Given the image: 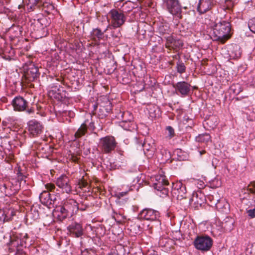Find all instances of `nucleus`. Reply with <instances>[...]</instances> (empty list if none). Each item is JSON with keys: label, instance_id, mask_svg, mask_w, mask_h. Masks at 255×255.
<instances>
[{"label": "nucleus", "instance_id": "obj_1", "mask_svg": "<svg viewBox=\"0 0 255 255\" xmlns=\"http://www.w3.org/2000/svg\"><path fill=\"white\" fill-rule=\"evenodd\" d=\"M28 237L26 233H12L4 237L6 249L14 255H25L23 249L26 247Z\"/></svg>", "mask_w": 255, "mask_h": 255}, {"label": "nucleus", "instance_id": "obj_2", "mask_svg": "<svg viewBox=\"0 0 255 255\" xmlns=\"http://www.w3.org/2000/svg\"><path fill=\"white\" fill-rule=\"evenodd\" d=\"M79 210L78 203L72 198L64 201L62 205L57 206L54 210L53 216L62 221L67 218L76 215Z\"/></svg>", "mask_w": 255, "mask_h": 255}, {"label": "nucleus", "instance_id": "obj_3", "mask_svg": "<svg viewBox=\"0 0 255 255\" xmlns=\"http://www.w3.org/2000/svg\"><path fill=\"white\" fill-rule=\"evenodd\" d=\"M231 24L227 21H222L217 23L213 26L212 38L214 40L224 43L231 36Z\"/></svg>", "mask_w": 255, "mask_h": 255}, {"label": "nucleus", "instance_id": "obj_4", "mask_svg": "<svg viewBox=\"0 0 255 255\" xmlns=\"http://www.w3.org/2000/svg\"><path fill=\"white\" fill-rule=\"evenodd\" d=\"M109 17L111 20V25L114 28L122 26L127 20V16L121 9L113 8L109 12Z\"/></svg>", "mask_w": 255, "mask_h": 255}, {"label": "nucleus", "instance_id": "obj_5", "mask_svg": "<svg viewBox=\"0 0 255 255\" xmlns=\"http://www.w3.org/2000/svg\"><path fill=\"white\" fill-rule=\"evenodd\" d=\"M195 248L201 251H209L213 245V240L208 236H198L194 241Z\"/></svg>", "mask_w": 255, "mask_h": 255}, {"label": "nucleus", "instance_id": "obj_6", "mask_svg": "<svg viewBox=\"0 0 255 255\" xmlns=\"http://www.w3.org/2000/svg\"><path fill=\"white\" fill-rule=\"evenodd\" d=\"M163 4L170 14L181 18L182 8L178 0H163Z\"/></svg>", "mask_w": 255, "mask_h": 255}, {"label": "nucleus", "instance_id": "obj_7", "mask_svg": "<svg viewBox=\"0 0 255 255\" xmlns=\"http://www.w3.org/2000/svg\"><path fill=\"white\" fill-rule=\"evenodd\" d=\"M45 188L47 191H43L39 195V199L41 202L46 205L54 204L56 200V197H54L49 191H52L55 188L54 184L47 183L45 185Z\"/></svg>", "mask_w": 255, "mask_h": 255}, {"label": "nucleus", "instance_id": "obj_8", "mask_svg": "<svg viewBox=\"0 0 255 255\" xmlns=\"http://www.w3.org/2000/svg\"><path fill=\"white\" fill-rule=\"evenodd\" d=\"M17 175L19 186H17L16 185L15 187H11L9 189L11 191H9L5 184H0V190L1 192L4 193L6 195H10L18 190L19 188L21 187H23L26 184V176H24L19 170L17 173Z\"/></svg>", "mask_w": 255, "mask_h": 255}, {"label": "nucleus", "instance_id": "obj_9", "mask_svg": "<svg viewBox=\"0 0 255 255\" xmlns=\"http://www.w3.org/2000/svg\"><path fill=\"white\" fill-rule=\"evenodd\" d=\"M56 185L63 193L70 194L72 192V186L69 178L65 175H61L57 178L56 181Z\"/></svg>", "mask_w": 255, "mask_h": 255}, {"label": "nucleus", "instance_id": "obj_10", "mask_svg": "<svg viewBox=\"0 0 255 255\" xmlns=\"http://www.w3.org/2000/svg\"><path fill=\"white\" fill-rule=\"evenodd\" d=\"M101 144L102 150L105 153H108L114 150L117 142L113 136H106L101 139Z\"/></svg>", "mask_w": 255, "mask_h": 255}, {"label": "nucleus", "instance_id": "obj_11", "mask_svg": "<svg viewBox=\"0 0 255 255\" xmlns=\"http://www.w3.org/2000/svg\"><path fill=\"white\" fill-rule=\"evenodd\" d=\"M186 189L185 186L180 181L173 183L172 194L178 200H181L185 197Z\"/></svg>", "mask_w": 255, "mask_h": 255}, {"label": "nucleus", "instance_id": "obj_12", "mask_svg": "<svg viewBox=\"0 0 255 255\" xmlns=\"http://www.w3.org/2000/svg\"><path fill=\"white\" fill-rule=\"evenodd\" d=\"M118 118L122 120L120 126L125 130H130L132 125V116L128 112L120 113Z\"/></svg>", "mask_w": 255, "mask_h": 255}, {"label": "nucleus", "instance_id": "obj_13", "mask_svg": "<svg viewBox=\"0 0 255 255\" xmlns=\"http://www.w3.org/2000/svg\"><path fill=\"white\" fill-rule=\"evenodd\" d=\"M15 214V210L10 205L6 206L2 209L0 208V224L10 220Z\"/></svg>", "mask_w": 255, "mask_h": 255}, {"label": "nucleus", "instance_id": "obj_14", "mask_svg": "<svg viewBox=\"0 0 255 255\" xmlns=\"http://www.w3.org/2000/svg\"><path fill=\"white\" fill-rule=\"evenodd\" d=\"M139 218L147 221H153L156 220L159 217V213L151 209H143L138 214Z\"/></svg>", "mask_w": 255, "mask_h": 255}, {"label": "nucleus", "instance_id": "obj_15", "mask_svg": "<svg viewBox=\"0 0 255 255\" xmlns=\"http://www.w3.org/2000/svg\"><path fill=\"white\" fill-rule=\"evenodd\" d=\"M29 134L33 137L37 136L43 131V126L39 122L35 120L30 121L28 123Z\"/></svg>", "mask_w": 255, "mask_h": 255}, {"label": "nucleus", "instance_id": "obj_16", "mask_svg": "<svg viewBox=\"0 0 255 255\" xmlns=\"http://www.w3.org/2000/svg\"><path fill=\"white\" fill-rule=\"evenodd\" d=\"M173 87L176 93L182 97L187 96L190 91L191 85L185 81L178 82Z\"/></svg>", "mask_w": 255, "mask_h": 255}, {"label": "nucleus", "instance_id": "obj_17", "mask_svg": "<svg viewBox=\"0 0 255 255\" xmlns=\"http://www.w3.org/2000/svg\"><path fill=\"white\" fill-rule=\"evenodd\" d=\"M11 104L14 110L18 112L24 111L27 105V101L20 96L15 97Z\"/></svg>", "mask_w": 255, "mask_h": 255}, {"label": "nucleus", "instance_id": "obj_18", "mask_svg": "<svg viewBox=\"0 0 255 255\" xmlns=\"http://www.w3.org/2000/svg\"><path fill=\"white\" fill-rule=\"evenodd\" d=\"M64 92V90L62 87L58 88L57 86H55L48 91V96L52 99L61 101L65 97V94L63 93Z\"/></svg>", "mask_w": 255, "mask_h": 255}, {"label": "nucleus", "instance_id": "obj_19", "mask_svg": "<svg viewBox=\"0 0 255 255\" xmlns=\"http://www.w3.org/2000/svg\"><path fill=\"white\" fill-rule=\"evenodd\" d=\"M67 229L73 236L76 238L80 237L83 234L81 225L76 222L72 223L68 227Z\"/></svg>", "mask_w": 255, "mask_h": 255}, {"label": "nucleus", "instance_id": "obj_20", "mask_svg": "<svg viewBox=\"0 0 255 255\" xmlns=\"http://www.w3.org/2000/svg\"><path fill=\"white\" fill-rule=\"evenodd\" d=\"M40 0H27V1H26V9H25V4L23 2L21 4L18 5V8L21 9V11L23 10L26 12L33 11L35 9Z\"/></svg>", "mask_w": 255, "mask_h": 255}, {"label": "nucleus", "instance_id": "obj_21", "mask_svg": "<svg viewBox=\"0 0 255 255\" xmlns=\"http://www.w3.org/2000/svg\"><path fill=\"white\" fill-rule=\"evenodd\" d=\"M214 0H200L197 10L200 13H204L210 9L214 4Z\"/></svg>", "mask_w": 255, "mask_h": 255}, {"label": "nucleus", "instance_id": "obj_22", "mask_svg": "<svg viewBox=\"0 0 255 255\" xmlns=\"http://www.w3.org/2000/svg\"><path fill=\"white\" fill-rule=\"evenodd\" d=\"M216 207L218 210L225 214H227L230 211V205L229 203L224 199L217 200Z\"/></svg>", "mask_w": 255, "mask_h": 255}, {"label": "nucleus", "instance_id": "obj_23", "mask_svg": "<svg viewBox=\"0 0 255 255\" xmlns=\"http://www.w3.org/2000/svg\"><path fill=\"white\" fill-rule=\"evenodd\" d=\"M166 38L165 46L167 48L176 49L182 46V42L180 40L175 39L172 36H168Z\"/></svg>", "mask_w": 255, "mask_h": 255}, {"label": "nucleus", "instance_id": "obj_24", "mask_svg": "<svg viewBox=\"0 0 255 255\" xmlns=\"http://www.w3.org/2000/svg\"><path fill=\"white\" fill-rule=\"evenodd\" d=\"M25 77L29 80H33L39 76L38 68L31 65L25 73Z\"/></svg>", "mask_w": 255, "mask_h": 255}, {"label": "nucleus", "instance_id": "obj_25", "mask_svg": "<svg viewBox=\"0 0 255 255\" xmlns=\"http://www.w3.org/2000/svg\"><path fill=\"white\" fill-rule=\"evenodd\" d=\"M168 184V182L164 175H158L155 176V181L153 183L155 189H159Z\"/></svg>", "mask_w": 255, "mask_h": 255}, {"label": "nucleus", "instance_id": "obj_26", "mask_svg": "<svg viewBox=\"0 0 255 255\" xmlns=\"http://www.w3.org/2000/svg\"><path fill=\"white\" fill-rule=\"evenodd\" d=\"M107 28L104 31H102L100 29L94 28L91 32V38L93 40L97 41H100L104 38V33L106 31Z\"/></svg>", "mask_w": 255, "mask_h": 255}, {"label": "nucleus", "instance_id": "obj_27", "mask_svg": "<svg viewBox=\"0 0 255 255\" xmlns=\"http://www.w3.org/2000/svg\"><path fill=\"white\" fill-rule=\"evenodd\" d=\"M146 109L148 111L149 116L151 119H155L160 115V110L156 105H148Z\"/></svg>", "mask_w": 255, "mask_h": 255}, {"label": "nucleus", "instance_id": "obj_28", "mask_svg": "<svg viewBox=\"0 0 255 255\" xmlns=\"http://www.w3.org/2000/svg\"><path fill=\"white\" fill-rule=\"evenodd\" d=\"M27 216L33 220L37 219L39 217V213L37 207L33 206Z\"/></svg>", "mask_w": 255, "mask_h": 255}, {"label": "nucleus", "instance_id": "obj_29", "mask_svg": "<svg viewBox=\"0 0 255 255\" xmlns=\"http://www.w3.org/2000/svg\"><path fill=\"white\" fill-rule=\"evenodd\" d=\"M211 136L209 134L205 133L199 134L196 137V140L198 142H207L211 141Z\"/></svg>", "mask_w": 255, "mask_h": 255}, {"label": "nucleus", "instance_id": "obj_30", "mask_svg": "<svg viewBox=\"0 0 255 255\" xmlns=\"http://www.w3.org/2000/svg\"><path fill=\"white\" fill-rule=\"evenodd\" d=\"M143 150L145 153V151L149 152V155H152L155 150V147L152 143L151 145L150 143H147V141H145L143 144Z\"/></svg>", "mask_w": 255, "mask_h": 255}, {"label": "nucleus", "instance_id": "obj_31", "mask_svg": "<svg viewBox=\"0 0 255 255\" xmlns=\"http://www.w3.org/2000/svg\"><path fill=\"white\" fill-rule=\"evenodd\" d=\"M133 7V3L130 1H127L123 4L122 6V9H121V10L126 15L127 13L131 11Z\"/></svg>", "mask_w": 255, "mask_h": 255}, {"label": "nucleus", "instance_id": "obj_32", "mask_svg": "<svg viewBox=\"0 0 255 255\" xmlns=\"http://www.w3.org/2000/svg\"><path fill=\"white\" fill-rule=\"evenodd\" d=\"M230 56L233 59L238 58L241 56L240 47L238 45L233 46V50L229 53Z\"/></svg>", "mask_w": 255, "mask_h": 255}, {"label": "nucleus", "instance_id": "obj_33", "mask_svg": "<svg viewBox=\"0 0 255 255\" xmlns=\"http://www.w3.org/2000/svg\"><path fill=\"white\" fill-rule=\"evenodd\" d=\"M87 125L85 123L82 124L81 127L79 128L78 130L75 134V136L77 138H79L81 137L82 135H84L87 130Z\"/></svg>", "mask_w": 255, "mask_h": 255}, {"label": "nucleus", "instance_id": "obj_34", "mask_svg": "<svg viewBox=\"0 0 255 255\" xmlns=\"http://www.w3.org/2000/svg\"><path fill=\"white\" fill-rule=\"evenodd\" d=\"M236 0H221V4L224 8L229 9L233 6Z\"/></svg>", "mask_w": 255, "mask_h": 255}, {"label": "nucleus", "instance_id": "obj_35", "mask_svg": "<svg viewBox=\"0 0 255 255\" xmlns=\"http://www.w3.org/2000/svg\"><path fill=\"white\" fill-rule=\"evenodd\" d=\"M158 31L161 34L169 33V26L167 24L161 23L158 26Z\"/></svg>", "mask_w": 255, "mask_h": 255}, {"label": "nucleus", "instance_id": "obj_36", "mask_svg": "<svg viewBox=\"0 0 255 255\" xmlns=\"http://www.w3.org/2000/svg\"><path fill=\"white\" fill-rule=\"evenodd\" d=\"M231 92L236 95H238L242 91V88L240 84H233L230 89Z\"/></svg>", "mask_w": 255, "mask_h": 255}, {"label": "nucleus", "instance_id": "obj_37", "mask_svg": "<svg viewBox=\"0 0 255 255\" xmlns=\"http://www.w3.org/2000/svg\"><path fill=\"white\" fill-rule=\"evenodd\" d=\"M156 194L162 198L166 197L168 194V190L163 186L159 189H156Z\"/></svg>", "mask_w": 255, "mask_h": 255}, {"label": "nucleus", "instance_id": "obj_38", "mask_svg": "<svg viewBox=\"0 0 255 255\" xmlns=\"http://www.w3.org/2000/svg\"><path fill=\"white\" fill-rule=\"evenodd\" d=\"M177 72L180 74L184 73L185 71L186 67L183 63L178 62L176 65Z\"/></svg>", "mask_w": 255, "mask_h": 255}, {"label": "nucleus", "instance_id": "obj_39", "mask_svg": "<svg viewBox=\"0 0 255 255\" xmlns=\"http://www.w3.org/2000/svg\"><path fill=\"white\" fill-rule=\"evenodd\" d=\"M248 26L250 30L255 33V17L250 19L248 22Z\"/></svg>", "mask_w": 255, "mask_h": 255}, {"label": "nucleus", "instance_id": "obj_40", "mask_svg": "<svg viewBox=\"0 0 255 255\" xmlns=\"http://www.w3.org/2000/svg\"><path fill=\"white\" fill-rule=\"evenodd\" d=\"M166 134L167 137L170 139L174 136V130L171 127L168 126L166 128Z\"/></svg>", "mask_w": 255, "mask_h": 255}, {"label": "nucleus", "instance_id": "obj_41", "mask_svg": "<svg viewBox=\"0 0 255 255\" xmlns=\"http://www.w3.org/2000/svg\"><path fill=\"white\" fill-rule=\"evenodd\" d=\"M221 183L218 179H215L211 183V185L213 188H216L221 186Z\"/></svg>", "mask_w": 255, "mask_h": 255}, {"label": "nucleus", "instance_id": "obj_42", "mask_svg": "<svg viewBox=\"0 0 255 255\" xmlns=\"http://www.w3.org/2000/svg\"><path fill=\"white\" fill-rule=\"evenodd\" d=\"M248 216L250 218H254L255 217V208L249 209L247 211Z\"/></svg>", "mask_w": 255, "mask_h": 255}, {"label": "nucleus", "instance_id": "obj_43", "mask_svg": "<svg viewBox=\"0 0 255 255\" xmlns=\"http://www.w3.org/2000/svg\"><path fill=\"white\" fill-rule=\"evenodd\" d=\"M7 153L5 149H4L2 145H0V158H4V155H6Z\"/></svg>", "mask_w": 255, "mask_h": 255}, {"label": "nucleus", "instance_id": "obj_44", "mask_svg": "<svg viewBox=\"0 0 255 255\" xmlns=\"http://www.w3.org/2000/svg\"><path fill=\"white\" fill-rule=\"evenodd\" d=\"M131 190V189L130 188L128 191H124V192H119V193H118L116 194V196L119 198V199H120L121 197H124L126 195H127L128 192L129 191H130Z\"/></svg>", "mask_w": 255, "mask_h": 255}, {"label": "nucleus", "instance_id": "obj_45", "mask_svg": "<svg viewBox=\"0 0 255 255\" xmlns=\"http://www.w3.org/2000/svg\"><path fill=\"white\" fill-rule=\"evenodd\" d=\"M81 255H97L95 253H92L88 251L87 250H85L82 251L81 253Z\"/></svg>", "mask_w": 255, "mask_h": 255}, {"label": "nucleus", "instance_id": "obj_46", "mask_svg": "<svg viewBox=\"0 0 255 255\" xmlns=\"http://www.w3.org/2000/svg\"><path fill=\"white\" fill-rule=\"evenodd\" d=\"M107 104H108V105L107 106V108L106 109V110L108 112L111 110V104L109 101H107Z\"/></svg>", "mask_w": 255, "mask_h": 255}, {"label": "nucleus", "instance_id": "obj_47", "mask_svg": "<svg viewBox=\"0 0 255 255\" xmlns=\"http://www.w3.org/2000/svg\"><path fill=\"white\" fill-rule=\"evenodd\" d=\"M124 0H119V1H117L115 2V7H118L120 6V3L121 2H123Z\"/></svg>", "mask_w": 255, "mask_h": 255}, {"label": "nucleus", "instance_id": "obj_48", "mask_svg": "<svg viewBox=\"0 0 255 255\" xmlns=\"http://www.w3.org/2000/svg\"><path fill=\"white\" fill-rule=\"evenodd\" d=\"M26 112L28 114H30L31 113H34V110L32 109H28L27 111H26Z\"/></svg>", "mask_w": 255, "mask_h": 255}, {"label": "nucleus", "instance_id": "obj_49", "mask_svg": "<svg viewBox=\"0 0 255 255\" xmlns=\"http://www.w3.org/2000/svg\"><path fill=\"white\" fill-rule=\"evenodd\" d=\"M8 158L9 160H12L13 158V155L12 153H9L8 155Z\"/></svg>", "mask_w": 255, "mask_h": 255}, {"label": "nucleus", "instance_id": "obj_50", "mask_svg": "<svg viewBox=\"0 0 255 255\" xmlns=\"http://www.w3.org/2000/svg\"><path fill=\"white\" fill-rule=\"evenodd\" d=\"M41 20L37 19L36 21H35V23L36 25H38V24L41 23Z\"/></svg>", "mask_w": 255, "mask_h": 255}, {"label": "nucleus", "instance_id": "obj_51", "mask_svg": "<svg viewBox=\"0 0 255 255\" xmlns=\"http://www.w3.org/2000/svg\"><path fill=\"white\" fill-rule=\"evenodd\" d=\"M50 6L51 7V9H53L54 8V6L52 4H50Z\"/></svg>", "mask_w": 255, "mask_h": 255}, {"label": "nucleus", "instance_id": "obj_52", "mask_svg": "<svg viewBox=\"0 0 255 255\" xmlns=\"http://www.w3.org/2000/svg\"><path fill=\"white\" fill-rule=\"evenodd\" d=\"M6 150H8V151L10 152V150L8 149H7Z\"/></svg>", "mask_w": 255, "mask_h": 255}, {"label": "nucleus", "instance_id": "obj_53", "mask_svg": "<svg viewBox=\"0 0 255 255\" xmlns=\"http://www.w3.org/2000/svg\"><path fill=\"white\" fill-rule=\"evenodd\" d=\"M255 202V199H254Z\"/></svg>", "mask_w": 255, "mask_h": 255}]
</instances>
